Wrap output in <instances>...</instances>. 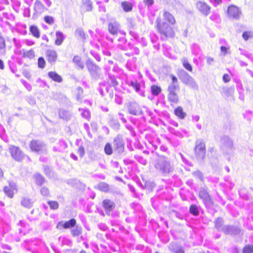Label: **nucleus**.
<instances>
[{
  "mask_svg": "<svg viewBox=\"0 0 253 253\" xmlns=\"http://www.w3.org/2000/svg\"><path fill=\"white\" fill-rule=\"evenodd\" d=\"M58 144L60 146L59 148L61 150V151L67 147V144L63 140H60L58 142Z\"/></svg>",
  "mask_w": 253,
  "mask_h": 253,
  "instance_id": "62",
  "label": "nucleus"
},
{
  "mask_svg": "<svg viewBox=\"0 0 253 253\" xmlns=\"http://www.w3.org/2000/svg\"><path fill=\"white\" fill-rule=\"evenodd\" d=\"M71 233L73 236H78L81 234V228L76 226L71 230Z\"/></svg>",
  "mask_w": 253,
  "mask_h": 253,
  "instance_id": "48",
  "label": "nucleus"
},
{
  "mask_svg": "<svg viewBox=\"0 0 253 253\" xmlns=\"http://www.w3.org/2000/svg\"><path fill=\"white\" fill-rule=\"evenodd\" d=\"M163 21H167L169 25H173L175 23V20L173 16L169 12L165 11L163 14Z\"/></svg>",
  "mask_w": 253,
  "mask_h": 253,
  "instance_id": "23",
  "label": "nucleus"
},
{
  "mask_svg": "<svg viewBox=\"0 0 253 253\" xmlns=\"http://www.w3.org/2000/svg\"><path fill=\"white\" fill-rule=\"evenodd\" d=\"M73 61L76 64L79 68L83 69L84 68V65L83 63L81 61V58L79 56H74L73 59Z\"/></svg>",
  "mask_w": 253,
  "mask_h": 253,
  "instance_id": "40",
  "label": "nucleus"
},
{
  "mask_svg": "<svg viewBox=\"0 0 253 253\" xmlns=\"http://www.w3.org/2000/svg\"><path fill=\"white\" fill-rule=\"evenodd\" d=\"M36 182L37 185H41L44 182V177L40 174H36L34 175Z\"/></svg>",
  "mask_w": 253,
  "mask_h": 253,
  "instance_id": "42",
  "label": "nucleus"
},
{
  "mask_svg": "<svg viewBox=\"0 0 253 253\" xmlns=\"http://www.w3.org/2000/svg\"><path fill=\"white\" fill-rule=\"evenodd\" d=\"M32 151L38 154H46L47 148L45 144L42 141L39 140H32L29 145Z\"/></svg>",
  "mask_w": 253,
  "mask_h": 253,
  "instance_id": "5",
  "label": "nucleus"
},
{
  "mask_svg": "<svg viewBox=\"0 0 253 253\" xmlns=\"http://www.w3.org/2000/svg\"><path fill=\"white\" fill-rule=\"evenodd\" d=\"M134 158L139 163H140V164H141L143 165H146L147 164V161L141 156L135 155V156H134Z\"/></svg>",
  "mask_w": 253,
  "mask_h": 253,
  "instance_id": "54",
  "label": "nucleus"
},
{
  "mask_svg": "<svg viewBox=\"0 0 253 253\" xmlns=\"http://www.w3.org/2000/svg\"><path fill=\"white\" fill-rule=\"evenodd\" d=\"M223 224V220L220 217H218L216 218L214 221V226L217 229L218 231H222V228L223 227L222 225Z\"/></svg>",
  "mask_w": 253,
  "mask_h": 253,
  "instance_id": "35",
  "label": "nucleus"
},
{
  "mask_svg": "<svg viewBox=\"0 0 253 253\" xmlns=\"http://www.w3.org/2000/svg\"><path fill=\"white\" fill-rule=\"evenodd\" d=\"M114 150L119 154L122 153L125 149V141L121 135H118L113 141Z\"/></svg>",
  "mask_w": 253,
  "mask_h": 253,
  "instance_id": "10",
  "label": "nucleus"
},
{
  "mask_svg": "<svg viewBox=\"0 0 253 253\" xmlns=\"http://www.w3.org/2000/svg\"><path fill=\"white\" fill-rule=\"evenodd\" d=\"M108 30L112 35H117L119 33L125 35L126 33L121 31L120 24L116 21L110 22L108 24Z\"/></svg>",
  "mask_w": 253,
  "mask_h": 253,
  "instance_id": "11",
  "label": "nucleus"
},
{
  "mask_svg": "<svg viewBox=\"0 0 253 253\" xmlns=\"http://www.w3.org/2000/svg\"><path fill=\"white\" fill-rule=\"evenodd\" d=\"M41 193L43 196H48L49 195V192L47 188L42 187L41 189Z\"/></svg>",
  "mask_w": 253,
  "mask_h": 253,
  "instance_id": "60",
  "label": "nucleus"
},
{
  "mask_svg": "<svg viewBox=\"0 0 253 253\" xmlns=\"http://www.w3.org/2000/svg\"><path fill=\"white\" fill-rule=\"evenodd\" d=\"M222 231L226 234L236 235L240 233V230L237 227L225 225L223 226Z\"/></svg>",
  "mask_w": 253,
  "mask_h": 253,
  "instance_id": "16",
  "label": "nucleus"
},
{
  "mask_svg": "<svg viewBox=\"0 0 253 253\" xmlns=\"http://www.w3.org/2000/svg\"><path fill=\"white\" fill-rule=\"evenodd\" d=\"M18 225L21 227V228L19 229V233L20 234L26 235L30 231V228L29 227V225H28L24 221L20 220Z\"/></svg>",
  "mask_w": 253,
  "mask_h": 253,
  "instance_id": "22",
  "label": "nucleus"
},
{
  "mask_svg": "<svg viewBox=\"0 0 253 253\" xmlns=\"http://www.w3.org/2000/svg\"><path fill=\"white\" fill-rule=\"evenodd\" d=\"M154 167L157 170L164 175H167L173 170V166L169 159L165 156H160L155 161Z\"/></svg>",
  "mask_w": 253,
  "mask_h": 253,
  "instance_id": "1",
  "label": "nucleus"
},
{
  "mask_svg": "<svg viewBox=\"0 0 253 253\" xmlns=\"http://www.w3.org/2000/svg\"><path fill=\"white\" fill-rule=\"evenodd\" d=\"M128 113L132 115H145L152 116L153 113L147 107L143 106L141 107L135 101L128 103L127 105Z\"/></svg>",
  "mask_w": 253,
  "mask_h": 253,
  "instance_id": "3",
  "label": "nucleus"
},
{
  "mask_svg": "<svg viewBox=\"0 0 253 253\" xmlns=\"http://www.w3.org/2000/svg\"><path fill=\"white\" fill-rule=\"evenodd\" d=\"M115 205L112 201L105 199L103 201V207L107 214H110V212L115 208Z\"/></svg>",
  "mask_w": 253,
  "mask_h": 253,
  "instance_id": "17",
  "label": "nucleus"
},
{
  "mask_svg": "<svg viewBox=\"0 0 253 253\" xmlns=\"http://www.w3.org/2000/svg\"><path fill=\"white\" fill-rule=\"evenodd\" d=\"M9 151L12 157L16 161H21L24 159V154L19 148L11 146Z\"/></svg>",
  "mask_w": 253,
  "mask_h": 253,
  "instance_id": "13",
  "label": "nucleus"
},
{
  "mask_svg": "<svg viewBox=\"0 0 253 253\" xmlns=\"http://www.w3.org/2000/svg\"><path fill=\"white\" fill-rule=\"evenodd\" d=\"M48 77L54 82L61 83L62 81V77L55 72H49L48 73Z\"/></svg>",
  "mask_w": 253,
  "mask_h": 253,
  "instance_id": "27",
  "label": "nucleus"
},
{
  "mask_svg": "<svg viewBox=\"0 0 253 253\" xmlns=\"http://www.w3.org/2000/svg\"><path fill=\"white\" fill-rule=\"evenodd\" d=\"M3 191L5 194L9 198H12L13 197V194L15 193L12 189L8 186H5L3 188Z\"/></svg>",
  "mask_w": 253,
  "mask_h": 253,
  "instance_id": "46",
  "label": "nucleus"
},
{
  "mask_svg": "<svg viewBox=\"0 0 253 253\" xmlns=\"http://www.w3.org/2000/svg\"><path fill=\"white\" fill-rule=\"evenodd\" d=\"M24 55L25 57H28L30 59H32L35 57V52L33 50L31 49L24 53Z\"/></svg>",
  "mask_w": 253,
  "mask_h": 253,
  "instance_id": "57",
  "label": "nucleus"
},
{
  "mask_svg": "<svg viewBox=\"0 0 253 253\" xmlns=\"http://www.w3.org/2000/svg\"><path fill=\"white\" fill-rule=\"evenodd\" d=\"M169 130L171 133L179 138H182L184 136L188 137L189 136V132L185 129L176 130L172 127H169Z\"/></svg>",
  "mask_w": 253,
  "mask_h": 253,
  "instance_id": "19",
  "label": "nucleus"
},
{
  "mask_svg": "<svg viewBox=\"0 0 253 253\" xmlns=\"http://www.w3.org/2000/svg\"><path fill=\"white\" fill-rule=\"evenodd\" d=\"M118 42L117 47L121 50H127L132 47V44L130 42H128L124 37L119 38Z\"/></svg>",
  "mask_w": 253,
  "mask_h": 253,
  "instance_id": "15",
  "label": "nucleus"
},
{
  "mask_svg": "<svg viewBox=\"0 0 253 253\" xmlns=\"http://www.w3.org/2000/svg\"><path fill=\"white\" fill-rule=\"evenodd\" d=\"M46 58L48 62L53 64L56 60L57 55L54 50L48 49L46 52Z\"/></svg>",
  "mask_w": 253,
  "mask_h": 253,
  "instance_id": "20",
  "label": "nucleus"
},
{
  "mask_svg": "<svg viewBox=\"0 0 253 253\" xmlns=\"http://www.w3.org/2000/svg\"><path fill=\"white\" fill-rule=\"evenodd\" d=\"M178 88V84H170L168 88L169 92H175L177 89Z\"/></svg>",
  "mask_w": 253,
  "mask_h": 253,
  "instance_id": "50",
  "label": "nucleus"
},
{
  "mask_svg": "<svg viewBox=\"0 0 253 253\" xmlns=\"http://www.w3.org/2000/svg\"><path fill=\"white\" fill-rule=\"evenodd\" d=\"M21 83L24 85V86L25 87V88L29 91H30L32 90V87L30 84L28 83L26 81L24 80H21Z\"/></svg>",
  "mask_w": 253,
  "mask_h": 253,
  "instance_id": "64",
  "label": "nucleus"
},
{
  "mask_svg": "<svg viewBox=\"0 0 253 253\" xmlns=\"http://www.w3.org/2000/svg\"><path fill=\"white\" fill-rule=\"evenodd\" d=\"M97 188L99 190L105 192H107L110 190L108 184L103 182L98 184Z\"/></svg>",
  "mask_w": 253,
  "mask_h": 253,
  "instance_id": "36",
  "label": "nucleus"
},
{
  "mask_svg": "<svg viewBox=\"0 0 253 253\" xmlns=\"http://www.w3.org/2000/svg\"><path fill=\"white\" fill-rule=\"evenodd\" d=\"M195 152L196 158L198 160L203 161L204 159L206 154V148L205 144L203 140L199 139L196 141Z\"/></svg>",
  "mask_w": 253,
  "mask_h": 253,
  "instance_id": "6",
  "label": "nucleus"
},
{
  "mask_svg": "<svg viewBox=\"0 0 253 253\" xmlns=\"http://www.w3.org/2000/svg\"><path fill=\"white\" fill-rule=\"evenodd\" d=\"M30 31L35 37L39 38L40 37V33L38 27L35 25H32L30 27Z\"/></svg>",
  "mask_w": 253,
  "mask_h": 253,
  "instance_id": "34",
  "label": "nucleus"
},
{
  "mask_svg": "<svg viewBox=\"0 0 253 253\" xmlns=\"http://www.w3.org/2000/svg\"><path fill=\"white\" fill-rule=\"evenodd\" d=\"M109 80L108 82L106 83V90L107 92L109 91V88L108 85L110 86L116 87L118 84V82L114 76H112L110 73H108Z\"/></svg>",
  "mask_w": 253,
  "mask_h": 253,
  "instance_id": "24",
  "label": "nucleus"
},
{
  "mask_svg": "<svg viewBox=\"0 0 253 253\" xmlns=\"http://www.w3.org/2000/svg\"><path fill=\"white\" fill-rule=\"evenodd\" d=\"M196 7L204 15L207 16L210 12V7L205 2L199 1L196 2Z\"/></svg>",
  "mask_w": 253,
  "mask_h": 253,
  "instance_id": "14",
  "label": "nucleus"
},
{
  "mask_svg": "<svg viewBox=\"0 0 253 253\" xmlns=\"http://www.w3.org/2000/svg\"><path fill=\"white\" fill-rule=\"evenodd\" d=\"M181 62L183 65V66L188 71L192 72V67L191 64L189 63L188 60L187 58L184 57L181 59Z\"/></svg>",
  "mask_w": 253,
  "mask_h": 253,
  "instance_id": "38",
  "label": "nucleus"
},
{
  "mask_svg": "<svg viewBox=\"0 0 253 253\" xmlns=\"http://www.w3.org/2000/svg\"><path fill=\"white\" fill-rule=\"evenodd\" d=\"M127 84L132 87L135 91L141 96H145L144 85L143 84L138 83L137 81L129 80L126 81Z\"/></svg>",
  "mask_w": 253,
  "mask_h": 253,
  "instance_id": "8",
  "label": "nucleus"
},
{
  "mask_svg": "<svg viewBox=\"0 0 253 253\" xmlns=\"http://www.w3.org/2000/svg\"><path fill=\"white\" fill-rule=\"evenodd\" d=\"M129 35L134 38L136 41L139 40V36L138 34L134 31V30H129Z\"/></svg>",
  "mask_w": 253,
  "mask_h": 253,
  "instance_id": "61",
  "label": "nucleus"
},
{
  "mask_svg": "<svg viewBox=\"0 0 253 253\" xmlns=\"http://www.w3.org/2000/svg\"><path fill=\"white\" fill-rule=\"evenodd\" d=\"M75 35L77 38H78L81 40H85V33H84V31L83 30V29H82V28L77 29L75 31Z\"/></svg>",
  "mask_w": 253,
  "mask_h": 253,
  "instance_id": "33",
  "label": "nucleus"
},
{
  "mask_svg": "<svg viewBox=\"0 0 253 253\" xmlns=\"http://www.w3.org/2000/svg\"><path fill=\"white\" fill-rule=\"evenodd\" d=\"M32 204L31 200L28 198H24L21 201L22 205L27 208H30L32 206Z\"/></svg>",
  "mask_w": 253,
  "mask_h": 253,
  "instance_id": "44",
  "label": "nucleus"
},
{
  "mask_svg": "<svg viewBox=\"0 0 253 253\" xmlns=\"http://www.w3.org/2000/svg\"><path fill=\"white\" fill-rule=\"evenodd\" d=\"M156 28L162 40H165L168 38H171L174 36V31L172 27L166 22L162 21L160 17L157 18Z\"/></svg>",
  "mask_w": 253,
  "mask_h": 253,
  "instance_id": "2",
  "label": "nucleus"
},
{
  "mask_svg": "<svg viewBox=\"0 0 253 253\" xmlns=\"http://www.w3.org/2000/svg\"><path fill=\"white\" fill-rule=\"evenodd\" d=\"M121 6L125 12H129L132 9V4L128 1H124L121 3Z\"/></svg>",
  "mask_w": 253,
  "mask_h": 253,
  "instance_id": "31",
  "label": "nucleus"
},
{
  "mask_svg": "<svg viewBox=\"0 0 253 253\" xmlns=\"http://www.w3.org/2000/svg\"><path fill=\"white\" fill-rule=\"evenodd\" d=\"M48 205L49 206L50 209L52 210H56L59 207V204L58 202L56 201H49L47 202Z\"/></svg>",
  "mask_w": 253,
  "mask_h": 253,
  "instance_id": "53",
  "label": "nucleus"
},
{
  "mask_svg": "<svg viewBox=\"0 0 253 253\" xmlns=\"http://www.w3.org/2000/svg\"><path fill=\"white\" fill-rule=\"evenodd\" d=\"M104 151L106 154L111 155L112 154V148L111 145L109 143H107L104 148Z\"/></svg>",
  "mask_w": 253,
  "mask_h": 253,
  "instance_id": "55",
  "label": "nucleus"
},
{
  "mask_svg": "<svg viewBox=\"0 0 253 253\" xmlns=\"http://www.w3.org/2000/svg\"><path fill=\"white\" fill-rule=\"evenodd\" d=\"M241 11L239 7L235 5L228 6L227 14L230 18L233 19H239L241 15Z\"/></svg>",
  "mask_w": 253,
  "mask_h": 253,
  "instance_id": "12",
  "label": "nucleus"
},
{
  "mask_svg": "<svg viewBox=\"0 0 253 253\" xmlns=\"http://www.w3.org/2000/svg\"><path fill=\"white\" fill-rule=\"evenodd\" d=\"M168 100L172 103L177 104L179 101L178 96L176 92H169Z\"/></svg>",
  "mask_w": 253,
  "mask_h": 253,
  "instance_id": "29",
  "label": "nucleus"
},
{
  "mask_svg": "<svg viewBox=\"0 0 253 253\" xmlns=\"http://www.w3.org/2000/svg\"><path fill=\"white\" fill-rule=\"evenodd\" d=\"M230 45H221L220 47V54L221 56H225L227 54H231Z\"/></svg>",
  "mask_w": 253,
  "mask_h": 253,
  "instance_id": "32",
  "label": "nucleus"
},
{
  "mask_svg": "<svg viewBox=\"0 0 253 253\" xmlns=\"http://www.w3.org/2000/svg\"><path fill=\"white\" fill-rule=\"evenodd\" d=\"M189 211L192 214L195 216H197L199 214L198 207L195 205H191L189 209Z\"/></svg>",
  "mask_w": 253,
  "mask_h": 253,
  "instance_id": "43",
  "label": "nucleus"
},
{
  "mask_svg": "<svg viewBox=\"0 0 253 253\" xmlns=\"http://www.w3.org/2000/svg\"><path fill=\"white\" fill-rule=\"evenodd\" d=\"M210 19L216 23H219L220 22V18L219 14L215 13H213L210 16Z\"/></svg>",
  "mask_w": 253,
  "mask_h": 253,
  "instance_id": "51",
  "label": "nucleus"
},
{
  "mask_svg": "<svg viewBox=\"0 0 253 253\" xmlns=\"http://www.w3.org/2000/svg\"><path fill=\"white\" fill-rule=\"evenodd\" d=\"M192 174L195 177L199 178L201 180L203 181L204 176L202 172L197 170L192 172Z\"/></svg>",
  "mask_w": 253,
  "mask_h": 253,
  "instance_id": "52",
  "label": "nucleus"
},
{
  "mask_svg": "<svg viewBox=\"0 0 253 253\" xmlns=\"http://www.w3.org/2000/svg\"><path fill=\"white\" fill-rule=\"evenodd\" d=\"M45 65V62L43 57H40L38 59V66L40 68H44Z\"/></svg>",
  "mask_w": 253,
  "mask_h": 253,
  "instance_id": "58",
  "label": "nucleus"
},
{
  "mask_svg": "<svg viewBox=\"0 0 253 253\" xmlns=\"http://www.w3.org/2000/svg\"><path fill=\"white\" fill-rule=\"evenodd\" d=\"M143 2L145 6H147L148 9L154 4V0H143Z\"/></svg>",
  "mask_w": 253,
  "mask_h": 253,
  "instance_id": "63",
  "label": "nucleus"
},
{
  "mask_svg": "<svg viewBox=\"0 0 253 253\" xmlns=\"http://www.w3.org/2000/svg\"><path fill=\"white\" fill-rule=\"evenodd\" d=\"M83 5L86 11H91L92 9V2L90 0H83Z\"/></svg>",
  "mask_w": 253,
  "mask_h": 253,
  "instance_id": "39",
  "label": "nucleus"
},
{
  "mask_svg": "<svg viewBox=\"0 0 253 253\" xmlns=\"http://www.w3.org/2000/svg\"><path fill=\"white\" fill-rule=\"evenodd\" d=\"M191 50L193 54L198 57L199 59H201L202 54L201 49L198 44H193L191 46Z\"/></svg>",
  "mask_w": 253,
  "mask_h": 253,
  "instance_id": "25",
  "label": "nucleus"
},
{
  "mask_svg": "<svg viewBox=\"0 0 253 253\" xmlns=\"http://www.w3.org/2000/svg\"><path fill=\"white\" fill-rule=\"evenodd\" d=\"M253 245H247L243 249V253H253Z\"/></svg>",
  "mask_w": 253,
  "mask_h": 253,
  "instance_id": "49",
  "label": "nucleus"
},
{
  "mask_svg": "<svg viewBox=\"0 0 253 253\" xmlns=\"http://www.w3.org/2000/svg\"><path fill=\"white\" fill-rule=\"evenodd\" d=\"M86 65L92 78H97L99 77L100 68L98 66L94 64L90 59L86 61Z\"/></svg>",
  "mask_w": 253,
  "mask_h": 253,
  "instance_id": "9",
  "label": "nucleus"
},
{
  "mask_svg": "<svg viewBox=\"0 0 253 253\" xmlns=\"http://www.w3.org/2000/svg\"><path fill=\"white\" fill-rule=\"evenodd\" d=\"M174 114L180 119H184L186 115L181 107H178L175 109Z\"/></svg>",
  "mask_w": 253,
  "mask_h": 253,
  "instance_id": "30",
  "label": "nucleus"
},
{
  "mask_svg": "<svg viewBox=\"0 0 253 253\" xmlns=\"http://www.w3.org/2000/svg\"><path fill=\"white\" fill-rule=\"evenodd\" d=\"M169 249L174 253H184V251L182 248L175 249L174 248V246L172 244L170 245Z\"/></svg>",
  "mask_w": 253,
  "mask_h": 253,
  "instance_id": "56",
  "label": "nucleus"
},
{
  "mask_svg": "<svg viewBox=\"0 0 253 253\" xmlns=\"http://www.w3.org/2000/svg\"><path fill=\"white\" fill-rule=\"evenodd\" d=\"M44 21L48 24L52 25L54 23L53 18L50 16H46L44 18Z\"/></svg>",
  "mask_w": 253,
  "mask_h": 253,
  "instance_id": "59",
  "label": "nucleus"
},
{
  "mask_svg": "<svg viewBox=\"0 0 253 253\" xmlns=\"http://www.w3.org/2000/svg\"><path fill=\"white\" fill-rule=\"evenodd\" d=\"M65 39L63 34L60 32L57 31L56 32V40L55 41V44L57 45H60L63 42Z\"/></svg>",
  "mask_w": 253,
  "mask_h": 253,
  "instance_id": "28",
  "label": "nucleus"
},
{
  "mask_svg": "<svg viewBox=\"0 0 253 253\" xmlns=\"http://www.w3.org/2000/svg\"><path fill=\"white\" fill-rule=\"evenodd\" d=\"M179 193H180V197H181V199H182V200H183V201L188 200L187 195L190 194V192L189 191L185 190L183 189H181L179 192Z\"/></svg>",
  "mask_w": 253,
  "mask_h": 253,
  "instance_id": "47",
  "label": "nucleus"
},
{
  "mask_svg": "<svg viewBox=\"0 0 253 253\" xmlns=\"http://www.w3.org/2000/svg\"><path fill=\"white\" fill-rule=\"evenodd\" d=\"M178 77L183 84L193 89H198V85L195 80L184 70H182L179 72Z\"/></svg>",
  "mask_w": 253,
  "mask_h": 253,
  "instance_id": "4",
  "label": "nucleus"
},
{
  "mask_svg": "<svg viewBox=\"0 0 253 253\" xmlns=\"http://www.w3.org/2000/svg\"><path fill=\"white\" fill-rule=\"evenodd\" d=\"M34 11L35 13L37 14H41L44 12L45 10H47V8L43 5V4L42 3V2L39 0H36L34 3Z\"/></svg>",
  "mask_w": 253,
  "mask_h": 253,
  "instance_id": "18",
  "label": "nucleus"
},
{
  "mask_svg": "<svg viewBox=\"0 0 253 253\" xmlns=\"http://www.w3.org/2000/svg\"><path fill=\"white\" fill-rule=\"evenodd\" d=\"M76 223V220L74 218H72L69 220V221L63 223L62 226L64 228L67 229L74 227Z\"/></svg>",
  "mask_w": 253,
  "mask_h": 253,
  "instance_id": "37",
  "label": "nucleus"
},
{
  "mask_svg": "<svg viewBox=\"0 0 253 253\" xmlns=\"http://www.w3.org/2000/svg\"><path fill=\"white\" fill-rule=\"evenodd\" d=\"M58 115L60 118L68 121L72 117V113L68 110L64 109H60L58 111Z\"/></svg>",
  "mask_w": 253,
  "mask_h": 253,
  "instance_id": "21",
  "label": "nucleus"
},
{
  "mask_svg": "<svg viewBox=\"0 0 253 253\" xmlns=\"http://www.w3.org/2000/svg\"><path fill=\"white\" fill-rule=\"evenodd\" d=\"M221 142L224 147L232 149L233 147V141L232 140L227 136H224L221 138Z\"/></svg>",
  "mask_w": 253,
  "mask_h": 253,
  "instance_id": "26",
  "label": "nucleus"
},
{
  "mask_svg": "<svg viewBox=\"0 0 253 253\" xmlns=\"http://www.w3.org/2000/svg\"><path fill=\"white\" fill-rule=\"evenodd\" d=\"M79 111L81 112V115L82 117L87 119L89 120L90 118V112L87 109H79Z\"/></svg>",
  "mask_w": 253,
  "mask_h": 253,
  "instance_id": "45",
  "label": "nucleus"
},
{
  "mask_svg": "<svg viewBox=\"0 0 253 253\" xmlns=\"http://www.w3.org/2000/svg\"><path fill=\"white\" fill-rule=\"evenodd\" d=\"M151 90L153 95L157 96L161 92V88L158 85H153L151 86Z\"/></svg>",
  "mask_w": 253,
  "mask_h": 253,
  "instance_id": "41",
  "label": "nucleus"
},
{
  "mask_svg": "<svg viewBox=\"0 0 253 253\" xmlns=\"http://www.w3.org/2000/svg\"><path fill=\"white\" fill-rule=\"evenodd\" d=\"M199 196L203 200V203L207 208H211L213 203L207 190L205 188H201Z\"/></svg>",
  "mask_w": 253,
  "mask_h": 253,
  "instance_id": "7",
  "label": "nucleus"
}]
</instances>
